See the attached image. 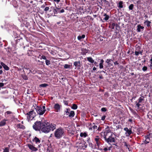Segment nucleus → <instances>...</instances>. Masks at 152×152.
<instances>
[{
	"label": "nucleus",
	"instance_id": "nucleus-57",
	"mask_svg": "<svg viewBox=\"0 0 152 152\" xmlns=\"http://www.w3.org/2000/svg\"><path fill=\"white\" fill-rule=\"evenodd\" d=\"M115 25V23H113L112 24V26H113V27L112 28V29H113L114 27V26Z\"/></svg>",
	"mask_w": 152,
	"mask_h": 152
},
{
	"label": "nucleus",
	"instance_id": "nucleus-18",
	"mask_svg": "<svg viewBox=\"0 0 152 152\" xmlns=\"http://www.w3.org/2000/svg\"><path fill=\"white\" fill-rule=\"evenodd\" d=\"M144 23L146 26L147 27L149 28L151 26V22L147 20L144 22Z\"/></svg>",
	"mask_w": 152,
	"mask_h": 152
},
{
	"label": "nucleus",
	"instance_id": "nucleus-44",
	"mask_svg": "<svg viewBox=\"0 0 152 152\" xmlns=\"http://www.w3.org/2000/svg\"><path fill=\"white\" fill-rule=\"evenodd\" d=\"M101 110L102 112H105L107 111V109L105 107H102L101 108Z\"/></svg>",
	"mask_w": 152,
	"mask_h": 152
},
{
	"label": "nucleus",
	"instance_id": "nucleus-36",
	"mask_svg": "<svg viewBox=\"0 0 152 152\" xmlns=\"http://www.w3.org/2000/svg\"><path fill=\"white\" fill-rule=\"evenodd\" d=\"M134 5L133 4H131L129 7V8L130 10H132L133 9Z\"/></svg>",
	"mask_w": 152,
	"mask_h": 152
},
{
	"label": "nucleus",
	"instance_id": "nucleus-59",
	"mask_svg": "<svg viewBox=\"0 0 152 152\" xmlns=\"http://www.w3.org/2000/svg\"><path fill=\"white\" fill-rule=\"evenodd\" d=\"M3 72V71L2 70H0V75H1Z\"/></svg>",
	"mask_w": 152,
	"mask_h": 152
},
{
	"label": "nucleus",
	"instance_id": "nucleus-13",
	"mask_svg": "<svg viewBox=\"0 0 152 152\" xmlns=\"http://www.w3.org/2000/svg\"><path fill=\"white\" fill-rule=\"evenodd\" d=\"M28 146L29 149L33 151H36L38 150V149L36 148L31 144H28Z\"/></svg>",
	"mask_w": 152,
	"mask_h": 152
},
{
	"label": "nucleus",
	"instance_id": "nucleus-60",
	"mask_svg": "<svg viewBox=\"0 0 152 152\" xmlns=\"http://www.w3.org/2000/svg\"><path fill=\"white\" fill-rule=\"evenodd\" d=\"M99 78L100 79H102L103 78V76L102 75L100 76Z\"/></svg>",
	"mask_w": 152,
	"mask_h": 152
},
{
	"label": "nucleus",
	"instance_id": "nucleus-28",
	"mask_svg": "<svg viewBox=\"0 0 152 152\" xmlns=\"http://www.w3.org/2000/svg\"><path fill=\"white\" fill-rule=\"evenodd\" d=\"M56 9H53V12L54 14H57L58 13V10H59V9L58 8L56 7Z\"/></svg>",
	"mask_w": 152,
	"mask_h": 152
},
{
	"label": "nucleus",
	"instance_id": "nucleus-2",
	"mask_svg": "<svg viewBox=\"0 0 152 152\" xmlns=\"http://www.w3.org/2000/svg\"><path fill=\"white\" fill-rule=\"evenodd\" d=\"M64 130L61 127H60L56 129L54 133V136L58 139L61 138L63 135Z\"/></svg>",
	"mask_w": 152,
	"mask_h": 152
},
{
	"label": "nucleus",
	"instance_id": "nucleus-3",
	"mask_svg": "<svg viewBox=\"0 0 152 152\" xmlns=\"http://www.w3.org/2000/svg\"><path fill=\"white\" fill-rule=\"evenodd\" d=\"M43 124V121H37L33 125V129L36 131H41V128Z\"/></svg>",
	"mask_w": 152,
	"mask_h": 152
},
{
	"label": "nucleus",
	"instance_id": "nucleus-61",
	"mask_svg": "<svg viewBox=\"0 0 152 152\" xmlns=\"http://www.w3.org/2000/svg\"><path fill=\"white\" fill-rule=\"evenodd\" d=\"M96 67H94L93 68V70H96Z\"/></svg>",
	"mask_w": 152,
	"mask_h": 152
},
{
	"label": "nucleus",
	"instance_id": "nucleus-10",
	"mask_svg": "<svg viewBox=\"0 0 152 152\" xmlns=\"http://www.w3.org/2000/svg\"><path fill=\"white\" fill-rule=\"evenodd\" d=\"M62 106L58 103H56L54 105L53 108L56 112H58L60 111V109Z\"/></svg>",
	"mask_w": 152,
	"mask_h": 152
},
{
	"label": "nucleus",
	"instance_id": "nucleus-8",
	"mask_svg": "<svg viewBox=\"0 0 152 152\" xmlns=\"http://www.w3.org/2000/svg\"><path fill=\"white\" fill-rule=\"evenodd\" d=\"M94 140L97 147L99 148L101 144L102 140L99 136H96L95 137Z\"/></svg>",
	"mask_w": 152,
	"mask_h": 152
},
{
	"label": "nucleus",
	"instance_id": "nucleus-7",
	"mask_svg": "<svg viewBox=\"0 0 152 152\" xmlns=\"http://www.w3.org/2000/svg\"><path fill=\"white\" fill-rule=\"evenodd\" d=\"M89 130H92L93 129H96L97 128V126L94 123H88L87 124Z\"/></svg>",
	"mask_w": 152,
	"mask_h": 152
},
{
	"label": "nucleus",
	"instance_id": "nucleus-33",
	"mask_svg": "<svg viewBox=\"0 0 152 152\" xmlns=\"http://www.w3.org/2000/svg\"><path fill=\"white\" fill-rule=\"evenodd\" d=\"M81 146L82 147V148H84L83 149H84V148H87V144H86V143H82Z\"/></svg>",
	"mask_w": 152,
	"mask_h": 152
},
{
	"label": "nucleus",
	"instance_id": "nucleus-16",
	"mask_svg": "<svg viewBox=\"0 0 152 152\" xmlns=\"http://www.w3.org/2000/svg\"><path fill=\"white\" fill-rule=\"evenodd\" d=\"M112 148V146H110L109 147H105L104 148L102 149L101 148H99V149L101 151H102H102H104L105 152H107L108 151H110V150L111 148Z\"/></svg>",
	"mask_w": 152,
	"mask_h": 152
},
{
	"label": "nucleus",
	"instance_id": "nucleus-11",
	"mask_svg": "<svg viewBox=\"0 0 152 152\" xmlns=\"http://www.w3.org/2000/svg\"><path fill=\"white\" fill-rule=\"evenodd\" d=\"M124 130L126 131L125 134H127L126 135V136H129L132 133L131 129H129L127 127L124 128Z\"/></svg>",
	"mask_w": 152,
	"mask_h": 152
},
{
	"label": "nucleus",
	"instance_id": "nucleus-25",
	"mask_svg": "<svg viewBox=\"0 0 152 152\" xmlns=\"http://www.w3.org/2000/svg\"><path fill=\"white\" fill-rule=\"evenodd\" d=\"M87 59L88 61L91 63H93L94 62V60L91 57H88Z\"/></svg>",
	"mask_w": 152,
	"mask_h": 152
},
{
	"label": "nucleus",
	"instance_id": "nucleus-17",
	"mask_svg": "<svg viewBox=\"0 0 152 152\" xmlns=\"http://www.w3.org/2000/svg\"><path fill=\"white\" fill-rule=\"evenodd\" d=\"M0 64L6 70L8 71L9 70V67L4 63L1 62Z\"/></svg>",
	"mask_w": 152,
	"mask_h": 152
},
{
	"label": "nucleus",
	"instance_id": "nucleus-6",
	"mask_svg": "<svg viewBox=\"0 0 152 152\" xmlns=\"http://www.w3.org/2000/svg\"><path fill=\"white\" fill-rule=\"evenodd\" d=\"M105 141L109 144L111 143H115V137L113 136V135H110L109 137L107 138V140H106Z\"/></svg>",
	"mask_w": 152,
	"mask_h": 152
},
{
	"label": "nucleus",
	"instance_id": "nucleus-5",
	"mask_svg": "<svg viewBox=\"0 0 152 152\" xmlns=\"http://www.w3.org/2000/svg\"><path fill=\"white\" fill-rule=\"evenodd\" d=\"M27 119L28 121L32 120L36 116V113L33 111H31L27 113Z\"/></svg>",
	"mask_w": 152,
	"mask_h": 152
},
{
	"label": "nucleus",
	"instance_id": "nucleus-43",
	"mask_svg": "<svg viewBox=\"0 0 152 152\" xmlns=\"http://www.w3.org/2000/svg\"><path fill=\"white\" fill-rule=\"evenodd\" d=\"M40 59H43L46 60V56H41V57L40 58Z\"/></svg>",
	"mask_w": 152,
	"mask_h": 152
},
{
	"label": "nucleus",
	"instance_id": "nucleus-54",
	"mask_svg": "<svg viewBox=\"0 0 152 152\" xmlns=\"http://www.w3.org/2000/svg\"><path fill=\"white\" fill-rule=\"evenodd\" d=\"M115 65H118V62L117 61H116L114 63Z\"/></svg>",
	"mask_w": 152,
	"mask_h": 152
},
{
	"label": "nucleus",
	"instance_id": "nucleus-9",
	"mask_svg": "<svg viewBox=\"0 0 152 152\" xmlns=\"http://www.w3.org/2000/svg\"><path fill=\"white\" fill-rule=\"evenodd\" d=\"M102 133L103 134V137L104 140H107V138L110 135H113V134L108 131H107L103 133L102 132Z\"/></svg>",
	"mask_w": 152,
	"mask_h": 152
},
{
	"label": "nucleus",
	"instance_id": "nucleus-49",
	"mask_svg": "<svg viewBox=\"0 0 152 152\" xmlns=\"http://www.w3.org/2000/svg\"><path fill=\"white\" fill-rule=\"evenodd\" d=\"M23 79H24L25 80H27L28 79L26 75L24 76L23 77Z\"/></svg>",
	"mask_w": 152,
	"mask_h": 152
},
{
	"label": "nucleus",
	"instance_id": "nucleus-19",
	"mask_svg": "<svg viewBox=\"0 0 152 152\" xmlns=\"http://www.w3.org/2000/svg\"><path fill=\"white\" fill-rule=\"evenodd\" d=\"M144 27L143 26H141L140 24H139L137 26V32H140L141 31L140 29H143Z\"/></svg>",
	"mask_w": 152,
	"mask_h": 152
},
{
	"label": "nucleus",
	"instance_id": "nucleus-38",
	"mask_svg": "<svg viewBox=\"0 0 152 152\" xmlns=\"http://www.w3.org/2000/svg\"><path fill=\"white\" fill-rule=\"evenodd\" d=\"M136 103V107H137L139 108L140 107V106L141 105V104H140V103H139L138 102V103L137 102H135V103Z\"/></svg>",
	"mask_w": 152,
	"mask_h": 152
},
{
	"label": "nucleus",
	"instance_id": "nucleus-64",
	"mask_svg": "<svg viewBox=\"0 0 152 152\" xmlns=\"http://www.w3.org/2000/svg\"><path fill=\"white\" fill-rule=\"evenodd\" d=\"M129 121L130 122H131L132 121V119H130L129 120Z\"/></svg>",
	"mask_w": 152,
	"mask_h": 152
},
{
	"label": "nucleus",
	"instance_id": "nucleus-23",
	"mask_svg": "<svg viewBox=\"0 0 152 152\" xmlns=\"http://www.w3.org/2000/svg\"><path fill=\"white\" fill-rule=\"evenodd\" d=\"M104 16L105 17L103 18L104 20L107 21L109 19V17L108 15H107L106 14H104Z\"/></svg>",
	"mask_w": 152,
	"mask_h": 152
},
{
	"label": "nucleus",
	"instance_id": "nucleus-50",
	"mask_svg": "<svg viewBox=\"0 0 152 152\" xmlns=\"http://www.w3.org/2000/svg\"><path fill=\"white\" fill-rule=\"evenodd\" d=\"M68 109H67V111H66V115H69V112L68 111Z\"/></svg>",
	"mask_w": 152,
	"mask_h": 152
},
{
	"label": "nucleus",
	"instance_id": "nucleus-21",
	"mask_svg": "<svg viewBox=\"0 0 152 152\" xmlns=\"http://www.w3.org/2000/svg\"><path fill=\"white\" fill-rule=\"evenodd\" d=\"M104 62V61L103 59H101L100 62V63L99 64V68L100 69H102L103 68V63Z\"/></svg>",
	"mask_w": 152,
	"mask_h": 152
},
{
	"label": "nucleus",
	"instance_id": "nucleus-31",
	"mask_svg": "<svg viewBox=\"0 0 152 152\" xmlns=\"http://www.w3.org/2000/svg\"><path fill=\"white\" fill-rule=\"evenodd\" d=\"M142 52L141 51H140V52L135 51V54L137 56H138L139 54H140L141 55H142Z\"/></svg>",
	"mask_w": 152,
	"mask_h": 152
},
{
	"label": "nucleus",
	"instance_id": "nucleus-48",
	"mask_svg": "<svg viewBox=\"0 0 152 152\" xmlns=\"http://www.w3.org/2000/svg\"><path fill=\"white\" fill-rule=\"evenodd\" d=\"M106 118V116L104 115L103 116H102L101 118V120H102L104 121Z\"/></svg>",
	"mask_w": 152,
	"mask_h": 152
},
{
	"label": "nucleus",
	"instance_id": "nucleus-41",
	"mask_svg": "<svg viewBox=\"0 0 152 152\" xmlns=\"http://www.w3.org/2000/svg\"><path fill=\"white\" fill-rule=\"evenodd\" d=\"M9 148H6L4 149L3 152H9Z\"/></svg>",
	"mask_w": 152,
	"mask_h": 152
},
{
	"label": "nucleus",
	"instance_id": "nucleus-29",
	"mask_svg": "<svg viewBox=\"0 0 152 152\" xmlns=\"http://www.w3.org/2000/svg\"><path fill=\"white\" fill-rule=\"evenodd\" d=\"M18 127L22 129H24L25 128V126L21 124H19L18 126Z\"/></svg>",
	"mask_w": 152,
	"mask_h": 152
},
{
	"label": "nucleus",
	"instance_id": "nucleus-35",
	"mask_svg": "<svg viewBox=\"0 0 152 152\" xmlns=\"http://www.w3.org/2000/svg\"><path fill=\"white\" fill-rule=\"evenodd\" d=\"M48 86V85L47 84L43 83V84H41V85H40V86L41 87H47V86Z\"/></svg>",
	"mask_w": 152,
	"mask_h": 152
},
{
	"label": "nucleus",
	"instance_id": "nucleus-14",
	"mask_svg": "<svg viewBox=\"0 0 152 152\" xmlns=\"http://www.w3.org/2000/svg\"><path fill=\"white\" fill-rule=\"evenodd\" d=\"M32 141L34 142H35L37 144H38L41 142L40 140L36 137H35L33 139Z\"/></svg>",
	"mask_w": 152,
	"mask_h": 152
},
{
	"label": "nucleus",
	"instance_id": "nucleus-45",
	"mask_svg": "<svg viewBox=\"0 0 152 152\" xmlns=\"http://www.w3.org/2000/svg\"><path fill=\"white\" fill-rule=\"evenodd\" d=\"M112 61V60L110 59H107L106 62L107 64L109 63L110 62H111V61Z\"/></svg>",
	"mask_w": 152,
	"mask_h": 152
},
{
	"label": "nucleus",
	"instance_id": "nucleus-30",
	"mask_svg": "<svg viewBox=\"0 0 152 152\" xmlns=\"http://www.w3.org/2000/svg\"><path fill=\"white\" fill-rule=\"evenodd\" d=\"M71 108L74 110L76 109L77 108V106L75 104H73Z\"/></svg>",
	"mask_w": 152,
	"mask_h": 152
},
{
	"label": "nucleus",
	"instance_id": "nucleus-12",
	"mask_svg": "<svg viewBox=\"0 0 152 152\" xmlns=\"http://www.w3.org/2000/svg\"><path fill=\"white\" fill-rule=\"evenodd\" d=\"M150 136H151V134H148L145 136V140L144 141V142L145 143H149V142H150Z\"/></svg>",
	"mask_w": 152,
	"mask_h": 152
},
{
	"label": "nucleus",
	"instance_id": "nucleus-27",
	"mask_svg": "<svg viewBox=\"0 0 152 152\" xmlns=\"http://www.w3.org/2000/svg\"><path fill=\"white\" fill-rule=\"evenodd\" d=\"M123 1H120L118 3V7L120 8H122L123 7Z\"/></svg>",
	"mask_w": 152,
	"mask_h": 152
},
{
	"label": "nucleus",
	"instance_id": "nucleus-34",
	"mask_svg": "<svg viewBox=\"0 0 152 152\" xmlns=\"http://www.w3.org/2000/svg\"><path fill=\"white\" fill-rule=\"evenodd\" d=\"M143 96H142V97H140L138 99L139 103H141L142 102V101H143L144 100V99H143Z\"/></svg>",
	"mask_w": 152,
	"mask_h": 152
},
{
	"label": "nucleus",
	"instance_id": "nucleus-24",
	"mask_svg": "<svg viewBox=\"0 0 152 152\" xmlns=\"http://www.w3.org/2000/svg\"><path fill=\"white\" fill-rule=\"evenodd\" d=\"M75 115V113L74 111H71L70 112H69V117H73Z\"/></svg>",
	"mask_w": 152,
	"mask_h": 152
},
{
	"label": "nucleus",
	"instance_id": "nucleus-47",
	"mask_svg": "<svg viewBox=\"0 0 152 152\" xmlns=\"http://www.w3.org/2000/svg\"><path fill=\"white\" fill-rule=\"evenodd\" d=\"M49 7H47L45 8V9H44V11H47L49 10Z\"/></svg>",
	"mask_w": 152,
	"mask_h": 152
},
{
	"label": "nucleus",
	"instance_id": "nucleus-15",
	"mask_svg": "<svg viewBox=\"0 0 152 152\" xmlns=\"http://www.w3.org/2000/svg\"><path fill=\"white\" fill-rule=\"evenodd\" d=\"M7 121V119H4L0 122V127L3 126L6 124V122Z\"/></svg>",
	"mask_w": 152,
	"mask_h": 152
},
{
	"label": "nucleus",
	"instance_id": "nucleus-46",
	"mask_svg": "<svg viewBox=\"0 0 152 152\" xmlns=\"http://www.w3.org/2000/svg\"><path fill=\"white\" fill-rule=\"evenodd\" d=\"M12 113V112L10 111H7L5 113V114H7V115L10 114Z\"/></svg>",
	"mask_w": 152,
	"mask_h": 152
},
{
	"label": "nucleus",
	"instance_id": "nucleus-62",
	"mask_svg": "<svg viewBox=\"0 0 152 152\" xmlns=\"http://www.w3.org/2000/svg\"><path fill=\"white\" fill-rule=\"evenodd\" d=\"M150 61H151V64H152V58H151L150 59Z\"/></svg>",
	"mask_w": 152,
	"mask_h": 152
},
{
	"label": "nucleus",
	"instance_id": "nucleus-58",
	"mask_svg": "<svg viewBox=\"0 0 152 152\" xmlns=\"http://www.w3.org/2000/svg\"><path fill=\"white\" fill-rule=\"evenodd\" d=\"M144 17L145 18V19H146L148 18V16L147 15H146L144 16Z\"/></svg>",
	"mask_w": 152,
	"mask_h": 152
},
{
	"label": "nucleus",
	"instance_id": "nucleus-4",
	"mask_svg": "<svg viewBox=\"0 0 152 152\" xmlns=\"http://www.w3.org/2000/svg\"><path fill=\"white\" fill-rule=\"evenodd\" d=\"M35 109L37 113L40 115H43L46 111L45 107L44 106H37Z\"/></svg>",
	"mask_w": 152,
	"mask_h": 152
},
{
	"label": "nucleus",
	"instance_id": "nucleus-26",
	"mask_svg": "<svg viewBox=\"0 0 152 152\" xmlns=\"http://www.w3.org/2000/svg\"><path fill=\"white\" fill-rule=\"evenodd\" d=\"M87 135V134L86 132H84V133L81 132L80 134V137H86Z\"/></svg>",
	"mask_w": 152,
	"mask_h": 152
},
{
	"label": "nucleus",
	"instance_id": "nucleus-52",
	"mask_svg": "<svg viewBox=\"0 0 152 152\" xmlns=\"http://www.w3.org/2000/svg\"><path fill=\"white\" fill-rule=\"evenodd\" d=\"M53 1H54L56 2L57 3H58L60 2V0H53Z\"/></svg>",
	"mask_w": 152,
	"mask_h": 152
},
{
	"label": "nucleus",
	"instance_id": "nucleus-20",
	"mask_svg": "<svg viewBox=\"0 0 152 152\" xmlns=\"http://www.w3.org/2000/svg\"><path fill=\"white\" fill-rule=\"evenodd\" d=\"M74 65L75 67H80V61H76L74 62Z\"/></svg>",
	"mask_w": 152,
	"mask_h": 152
},
{
	"label": "nucleus",
	"instance_id": "nucleus-32",
	"mask_svg": "<svg viewBox=\"0 0 152 152\" xmlns=\"http://www.w3.org/2000/svg\"><path fill=\"white\" fill-rule=\"evenodd\" d=\"M124 145L125 146H126V147L129 150V147H130V145H128L127 143L126 142H123Z\"/></svg>",
	"mask_w": 152,
	"mask_h": 152
},
{
	"label": "nucleus",
	"instance_id": "nucleus-53",
	"mask_svg": "<svg viewBox=\"0 0 152 152\" xmlns=\"http://www.w3.org/2000/svg\"><path fill=\"white\" fill-rule=\"evenodd\" d=\"M102 129V128L101 127H99L98 129H97V130H98L99 131H101V130Z\"/></svg>",
	"mask_w": 152,
	"mask_h": 152
},
{
	"label": "nucleus",
	"instance_id": "nucleus-63",
	"mask_svg": "<svg viewBox=\"0 0 152 152\" xmlns=\"http://www.w3.org/2000/svg\"><path fill=\"white\" fill-rule=\"evenodd\" d=\"M108 65H112V64L111 63V62H110L108 64Z\"/></svg>",
	"mask_w": 152,
	"mask_h": 152
},
{
	"label": "nucleus",
	"instance_id": "nucleus-40",
	"mask_svg": "<svg viewBox=\"0 0 152 152\" xmlns=\"http://www.w3.org/2000/svg\"><path fill=\"white\" fill-rule=\"evenodd\" d=\"M46 64L47 65H48L50 64V61L48 60H45Z\"/></svg>",
	"mask_w": 152,
	"mask_h": 152
},
{
	"label": "nucleus",
	"instance_id": "nucleus-37",
	"mask_svg": "<svg viewBox=\"0 0 152 152\" xmlns=\"http://www.w3.org/2000/svg\"><path fill=\"white\" fill-rule=\"evenodd\" d=\"M70 66L67 64H65L64 65V67L65 69H68L70 68Z\"/></svg>",
	"mask_w": 152,
	"mask_h": 152
},
{
	"label": "nucleus",
	"instance_id": "nucleus-39",
	"mask_svg": "<svg viewBox=\"0 0 152 152\" xmlns=\"http://www.w3.org/2000/svg\"><path fill=\"white\" fill-rule=\"evenodd\" d=\"M23 71L24 70H28V73H30V72H31V70H30L29 68H26V67H24L23 68Z\"/></svg>",
	"mask_w": 152,
	"mask_h": 152
},
{
	"label": "nucleus",
	"instance_id": "nucleus-1",
	"mask_svg": "<svg viewBox=\"0 0 152 152\" xmlns=\"http://www.w3.org/2000/svg\"><path fill=\"white\" fill-rule=\"evenodd\" d=\"M41 131L43 132L47 133L50 132L51 131H53L56 129V125L52 123H50L46 121H43V124Z\"/></svg>",
	"mask_w": 152,
	"mask_h": 152
},
{
	"label": "nucleus",
	"instance_id": "nucleus-55",
	"mask_svg": "<svg viewBox=\"0 0 152 152\" xmlns=\"http://www.w3.org/2000/svg\"><path fill=\"white\" fill-rule=\"evenodd\" d=\"M64 103L66 105H68V103L67 101H64Z\"/></svg>",
	"mask_w": 152,
	"mask_h": 152
},
{
	"label": "nucleus",
	"instance_id": "nucleus-42",
	"mask_svg": "<svg viewBox=\"0 0 152 152\" xmlns=\"http://www.w3.org/2000/svg\"><path fill=\"white\" fill-rule=\"evenodd\" d=\"M147 67L146 66H144L142 68V70L145 72L146 71L147 69Z\"/></svg>",
	"mask_w": 152,
	"mask_h": 152
},
{
	"label": "nucleus",
	"instance_id": "nucleus-51",
	"mask_svg": "<svg viewBox=\"0 0 152 152\" xmlns=\"http://www.w3.org/2000/svg\"><path fill=\"white\" fill-rule=\"evenodd\" d=\"M4 86V84L3 83H0V87H3Z\"/></svg>",
	"mask_w": 152,
	"mask_h": 152
},
{
	"label": "nucleus",
	"instance_id": "nucleus-56",
	"mask_svg": "<svg viewBox=\"0 0 152 152\" xmlns=\"http://www.w3.org/2000/svg\"><path fill=\"white\" fill-rule=\"evenodd\" d=\"M64 12V9H62L60 11L61 13H63Z\"/></svg>",
	"mask_w": 152,
	"mask_h": 152
},
{
	"label": "nucleus",
	"instance_id": "nucleus-22",
	"mask_svg": "<svg viewBox=\"0 0 152 152\" xmlns=\"http://www.w3.org/2000/svg\"><path fill=\"white\" fill-rule=\"evenodd\" d=\"M85 37V35L84 34H83L81 36H79L77 37V39L80 41H81V40L84 38Z\"/></svg>",
	"mask_w": 152,
	"mask_h": 152
}]
</instances>
